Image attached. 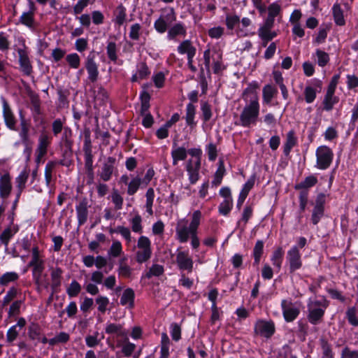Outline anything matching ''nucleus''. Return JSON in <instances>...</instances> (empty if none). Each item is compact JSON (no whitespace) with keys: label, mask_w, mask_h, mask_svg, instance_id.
Segmentation results:
<instances>
[{"label":"nucleus","mask_w":358,"mask_h":358,"mask_svg":"<svg viewBox=\"0 0 358 358\" xmlns=\"http://www.w3.org/2000/svg\"><path fill=\"white\" fill-rule=\"evenodd\" d=\"M281 308L284 319L287 322L294 321L299 315L300 310L291 300L283 299Z\"/></svg>","instance_id":"obj_11"},{"label":"nucleus","mask_w":358,"mask_h":358,"mask_svg":"<svg viewBox=\"0 0 358 358\" xmlns=\"http://www.w3.org/2000/svg\"><path fill=\"white\" fill-rule=\"evenodd\" d=\"M233 207V201L224 200L219 206V213L223 215H227Z\"/></svg>","instance_id":"obj_56"},{"label":"nucleus","mask_w":358,"mask_h":358,"mask_svg":"<svg viewBox=\"0 0 358 358\" xmlns=\"http://www.w3.org/2000/svg\"><path fill=\"white\" fill-rule=\"evenodd\" d=\"M315 55L317 59V63L319 66L324 67L329 63V56L326 52L320 49H317L315 51Z\"/></svg>","instance_id":"obj_43"},{"label":"nucleus","mask_w":358,"mask_h":358,"mask_svg":"<svg viewBox=\"0 0 358 358\" xmlns=\"http://www.w3.org/2000/svg\"><path fill=\"white\" fill-rule=\"evenodd\" d=\"M122 252V244L119 241H113L109 250L108 255L113 257H119Z\"/></svg>","instance_id":"obj_53"},{"label":"nucleus","mask_w":358,"mask_h":358,"mask_svg":"<svg viewBox=\"0 0 358 358\" xmlns=\"http://www.w3.org/2000/svg\"><path fill=\"white\" fill-rule=\"evenodd\" d=\"M1 101L3 104V115L5 124L10 129H15L17 122L13 113L7 101L3 97L1 98Z\"/></svg>","instance_id":"obj_16"},{"label":"nucleus","mask_w":358,"mask_h":358,"mask_svg":"<svg viewBox=\"0 0 358 358\" xmlns=\"http://www.w3.org/2000/svg\"><path fill=\"white\" fill-rule=\"evenodd\" d=\"M196 114V107L191 103L187 105L185 120L187 125L191 128H194L196 126L194 122V116Z\"/></svg>","instance_id":"obj_29"},{"label":"nucleus","mask_w":358,"mask_h":358,"mask_svg":"<svg viewBox=\"0 0 358 358\" xmlns=\"http://www.w3.org/2000/svg\"><path fill=\"white\" fill-rule=\"evenodd\" d=\"M328 306L326 299L310 300L307 305V318L309 322L314 325L321 323Z\"/></svg>","instance_id":"obj_3"},{"label":"nucleus","mask_w":358,"mask_h":358,"mask_svg":"<svg viewBox=\"0 0 358 358\" xmlns=\"http://www.w3.org/2000/svg\"><path fill=\"white\" fill-rule=\"evenodd\" d=\"M95 54L92 52L88 55L85 62V66L89 75L88 78L92 82L97 80L99 76L98 65L95 62Z\"/></svg>","instance_id":"obj_14"},{"label":"nucleus","mask_w":358,"mask_h":358,"mask_svg":"<svg viewBox=\"0 0 358 358\" xmlns=\"http://www.w3.org/2000/svg\"><path fill=\"white\" fill-rule=\"evenodd\" d=\"M225 171L224 162L220 159L218 163L217 169L214 175V179L212 181L213 185L217 187L221 184L222 178L225 174Z\"/></svg>","instance_id":"obj_30"},{"label":"nucleus","mask_w":358,"mask_h":358,"mask_svg":"<svg viewBox=\"0 0 358 358\" xmlns=\"http://www.w3.org/2000/svg\"><path fill=\"white\" fill-rule=\"evenodd\" d=\"M19 57V64L20 71L27 76H30L33 73V66L29 57L27 47L24 45V48L17 49Z\"/></svg>","instance_id":"obj_10"},{"label":"nucleus","mask_w":358,"mask_h":358,"mask_svg":"<svg viewBox=\"0 0 358 358\" xmlns=\"http://www.w3.org/2000/svg\"><path fill=\"white\" fill-rule=\"evenodd\" d=\"M22 303V301L21 300L14 301L9 308L8 315L10 317L18 315L20 313Z\"/></svg>","instance_id":"obj_62"},{"label":"nucleus","mask_w":358,"mask_h":358,"mask_svg":"<svg viewBox=\"0 0 358 358\" xmlns=\"http://www.w3.org/2000/svg\"><path fill=\"white\" fill-rule=\"evenodd\" d=\"M169 24L166 23L164 18H162V16H160L159 19H157L154 24V27L155 29L159 33H164L168 27Z\"/></svg>","instance_id":"obj_63"},{"label":"nucleus","mask_w":358,"mask_h":358,"mask_svg":"<svg viewBox=\"0 0 358 358\" xmlns=\"http://www.w3.org/2000/svg\"><path fill=\"white\" fill-rule=\"evenodd\" d=\"M142 218L141 215L136 214L134 217H132L130 220V223L131 225V229L134 232L141 234L143 231V227L141 224Z\"/></svg>","instance_id":"obj_45"},{"label":"nucleus","mask_w":358,"mask_h":358,"mask_svg":"<svg viewBox=\"0 0 358 358\" xmlns=\"http://www.w3.org/2000/svg\"><path fill=\"white\" fill-rule=\"evenodd\" d=\"M325 202L326 194L324 193L318 194L315 199L311 216V220L313 224H317L324 215Z\"/></svg>","instance_id":"obj_12"},{"label":"nucleus","mask_w":358,"mask_h":358,"mask_svg":"<svg viewBox=\"0 0 358 358\" xmlns=\"http://www.w3.org/2000/svg\"><path fill=\"white\" fill-rule=\"evenodd\" d=\"M137 247L138 250L136 252V262L140 264L147 262L152 255L150 239L144 236H140L138 240Z\"/></svg>","instance_id":"obj_5"},{"label":"nucleus","mask_w":358,"mask_h":358,"mask_svg":"<svg viewBox=\"0 0 358 358\" xmlns=\"http://www.w3.org/2000/svg\"><path fill=\"white\" fill-rule=\"evenodd\" d=\"M164 272V266L159 264H153L145 274L147 278H151L152 276H159Z\"/></svg>","instance_id":"obj_49"},{"label":"nucleus","mask_w":358,"mask_h":358,"mask_svg":"<svg viewBox=\"0 0 358 358\" xmlns=\"http://www.w3.org/2000/svg\"><path fill=\"white\" fill-rule=\"evenodd\" d=\"M283 254H284V252H283L282 248L279 247L276 250H274V252L272 255V257H271V261H272L273 264L278 270H280L281 268Z\"/></svg>","instance_id":"obj_39"},{"label":"nucleus","mask_w":358,"mask_h":358,"mask_svg":"<svg viewBox=\"0 0 358 358\" xmlns=\"http://www.w3.org/2000/svg\"><path fill=\"white\" fill-rule=\"evenodd\" d=\"M27 266L32 269H45V261L38 246H35L32 248L31 259L29 262Z\"/></svg>","instance_id":"obj_17"},{"label":"nucleus","mask_w":358,"mask_h":358,"mask_svg":"<svg viewBox=\"0 0 358 358\" xmlns=\"http://www.w3.org/2000/svg\"><path fill=\"white\" fill-rule=\"evenodd\" d=\"M50 142L51 137L48 134L45 132L41 134L36 148V151L40 152L41 156H45L47 154L48 148L50 145Z\"/></svg>","instance_id":"obj_22"},{"label":"nucleus","mask_w":358,"mask_h":358,"mask_svg":"<svg viewBox=\"0 0 358 358\" xmlns=\"http://www.w3.org/2000/svg\"><path fill=\"white\" fill-rule=\"evenodd\" d=\"M63 270L59 267L52 268L50 269V287L52 294L57 292L62 285Z\"/></svg>","instance_id":"obj_18"},{"label":"nucleus","mask_w":358,"mask_h":358,"mask_svg":"<svg viewBox=\"0 0 358 358\" xmlns=\"http://www.w3.org/2000/svg\"><path fill=\"white\" fill-rule=\"evenodd\" d=\"M341 358H358V351L351 350L348 347H345L341 352Z\"/></svg>","instance_id":"obj_64"},{"label":"nucleus","mask_w":358,"mask_h":358,"mask_svg":"<svg viewBox=\"0 0 358 358\" xmlns=\"http://www.w3.org/2000/svg\"><path fill=\"white\" fill-rule=\"evenodd\" d=\"M201 213L200 210H196L192 214V221L188 226V220L186 219L179 220L176 227V238L180 243H186L190 236L192 234V227L196 224V231L200 224Z\"/></svg>","instance_id":"obj_2"},{"label":"nucleus","mask_w":358,"mask_h":358,"mask_svg":"<svg viewBox=\"0 0 358 358\" xmlns=\"http://www.w3.org/2000/svg\"><path fill=\"white\" fill-rule=\"evenodd\" d=\"M178 52L181 55L186 54L188 59L195 56L196 50L189 40H185L178 45Z\"/></svg>","instance_id":"obj_21"},{"label":"nucleus","mask_w":358,"mask_h":358,"mask_svg":"<svg viewBox=\"0 0 358 358\" xmlns=\"http://www.w3.org/2000/svg\"><path fill=\"white\" fill-rule=\"evenodd\" d=\"M202 118L205 122H207L212 117L213 113L211 111V106L207 102H203L201 104Z\"/></svg>","instance_id":"obj_57"},{"label":"nucleus","mask_w":358,"mask_h":358,"mask_svg":"<svg viewBox=\"0 0 358 358\" xmlns=\"http://www.w3.org/2000/svg\"><path fill=\"white\" fill-rule=\"evenodd\" d=\"M179 35L183 36L186 35V29L180 22L176 24L169 29L167 36L169 39L173 40Z\"/></svg>","instance_id":"obj_25"},{"label":"nucleus","mask_w":358,"mask_h":358,"mask_svg":"<svg viewBox=\"0 0 358 358\" xmlns=\"http://www.w3.org/2000/svg\"><path fill=\"white\" fill-rule=\"evenodd\" d=\"M150 96L148 93L144 92L141 96V115H144L146 113H150L148 112V109L150 108Z\"/></svg>","instance_id":"obj_55"},{"label":"nucleus","mask_w":358,"mask_h":358,"mask_svg":"<svg viewBox=\"0 0 358 358\" xmlns=\"http://www.w3.org/2000/svg\"><path fill=\"white\" fill-rule=\"evenodd\" d=\"M255 334L270 338L275 332V325L272 321L259 320L255 325Z\"/></svg>","instance_id":"obj_13"},{"label":"nucleus","mask_w":358,"mask_h":358,"mask_svg":"<svg viewBox=\"0 0 358 358\" xmlns=\"http://www.w3.org/2000/svg\"><path fill=\"white\" fill-rule=\"evenodd\" d=\"M19 278V275L15 272H7L0 277V285H7L8 283L15 282Z\"/></svg>","instance_id":"obj_41"},{"label":"nucleus","mask_w":358,"mask_h":358,"mask_svg":"<svg viewBox=\"0 0 358 358\" xmlns=\"http://www.w3.org/2000/svg\"><path fill=\"white\" fill-rule=\"evenodd\" d=\"M187 150L183 147H178L171 151V156L173 158V164L174 166L178 164V161L185 160L187 157Z\"/></svg>","instance_id":"obj_27"},{"label":"nucleus","mask_w":358,"mask_h":358,"mask_svg":"<svg viewBox=\"0 0 358 358\" xmlns=\"http://www.w3.org/2000/svg\"><path fill=\"white\" fill-rule=\"evenodd\" d=\"M117 171L116 158L114 157H108L102 163L97 175L101 180L108 182Z\"/></svg>","instance_id":"obj_4"},{"label":"nucleus","mask_w":358,"mask_h":358,"mask_svg":"<svg viewBox=\"0 0 358 358\" xmlns=\"http://www.w3.org/2000/svg\"><path fill=\"white\" fill-rule=\"evenodd\" d=\"M105 331L108 334H115L118 336H124L125 334L122 325L120 324L108 323Z\"/></svg>","instance_id":"obj_37"},{"label":"nucleus","mask_w":358,"mask_h":358,"mask_svg":"<svg viewBox=\"0 0 358 358\" xmlns=\"http://www.w3.org/2000/svg\"><path fill=\"white\" fill-rule=\"evenodd\" d=\"M17 288L15 287H10L3 299V306H5L13 301L17 296Z\"/></svg>","instance_id":"obj_61"},{"label":"nucleus","mask_w":358,"mask_h":358,"mask_svg":"<svg viewBox=\"0 0 358 358\" xmlns=\"http://www.w3.org/2000/svg\"><path fill=\"white\" fill-rule=\"evenodd\" d=\"M141 178L138 176H136L131 179L128 183L127 194L130 196L134 195L138 189L141 184Z\"/></svg>","instance_id":"obj_42"},{"label":"nucleus","mask_w":358,"mask_h":358,"mask_svg":"<svg viewBox=\"0 0 358 358\" xmlns=\"http://www.w3.org/2000/svg\"><path fill=\"white\" fill-rule=\"evenodd\" d=\"M106 50L108 58L113 62H116L117 59L116 44L114 42H109Z\"/></svg>","instance_id":"obj_58"},{"label":"nucleus","mask_w":358,"mask_h":358,"mask_svg":"<svg viewBox=\"0 0 358 358\" xmlns=\"http://www.w3.org/2000/svg\"><path fill=\"white\" fill-rule=\"evenodd\" d=\"M332 13L335 23L338 26L344 25L345 21L344 19L343 10L339 3H335L333 6Z\"/></svg>","instance_id":"obj_26"},{"label":"nucleus","mask_w":358,"mask_h":358,"mask_svg":"<svg viewBox=\"0 0 358 358\" xmlns=\"http://www.w3.org/2000/svg\"><path fill=\"white\" fill-rule=\"evenodd\" d=\"M134 291L131 288H127L122 293L120 304L122 306L128 305L129 308H132L134 306Z\"/></svg>","instance_id":"obj_23"},{"label":"nucleus","mask_w":358,"mask_h":358,"mask_svg":"<svg viewBox=\"0 0 358 358\" xmlns=\"http://www.w3.org/2000/svg\"><path fill=\"white\" fill-rule=\"evenodd\" d=\"M29 176V173L27 171H23L20 173V174L16 178L17 187L19 189V192L17 194L16 200L15 201V204L18 201L19 197L25 187V183L27 180Z\"/></svg>","instance_id":"obj_32"},{"label":"nucleus","mask_w":358,"mask_h":358,"mask_svg":"<svg viewBox=\"0 0 358 358\" xmlns=\"http://www.w3.org/2000/svg\"><path fill=\"white\" fill-rule=\"evenodd\" d=\"M12 185L9 174H4L0 178V197L7 198L11 192Z\"/></svg>","instance_id":"obj_20"},{"label":"nucleus","mask_w":358,"mask_h":358,"mask_svg":"<svg viewBox=\"0 0 358 358\" xmlns=\"http://www.w3.org/2000/svg\"><path fill=\"white\" fill-rule=\"evenodd\" d=\"M338 102V97L336 96L334 94L326 93L322 101L323 108L327 111H330Z\"/></svg>","instance_id":"obj_33"},{"label":"nucleus","mask_w":358,"mask_h":358,"mask_svg":"<svg viewBox=\"0 0 358 358\" xmlns=\"http://www.w3.org/2000/svg\"><path fill=\"white\" fill-rule=\"evenodd\" d=\"M176 263L178 269L183 272L186 271L188 273L193 271L194 262L187 251L177 250L176 255Z\"/></svg>","instance_id":"obj_8"},{"label":"nucleus","mask_w":358,"mask_h":358,"mask_svg":"<svg viewBox=\"0 0 358 358\" xmlns=\"http://www.w3.org/2000/svg\"><path fill=\"white\" fill-rule=\"evenodd\" d=\"M29 10L22 13L19 22L29 28L32 31H35L38 27V23L35 20V12L36 10L34 2L32 0H28Z\"/></svg>","instance_id":"obj_7"},{"label":"nucleus","mask_w":358,"mask_h":358,"mask_svg":"<svg viewBox=\"0 0 358 358\" xmlns=\"http://www.w3.org/2000/svg\"><path fill=\"white\" fill-rule=\"evenodd\" d=\"M66 60L69 66L73 69H78L80 64V58L77 53H71L66 57Z\"/></svg>","instance_id":"obj_51"},{"label":"nucleus","mask_w":358,"mask_h":358,"mask_svg":"<svg viewBox=\"0 0 358 358\" xmlns=\"http://www.w3.org/2000/svg\"><path fill=\"white\" fill-rule=\"evenodd\" d=\"M80 291L81 286L76 280H73L66 289V292L70 297L78 296Z\"/></svg>","instance_id":"obj_54"},{"label":"nucleus","mask_w":358,"mask_h":358,"mask_svg":"<svg viewBox=\"0 0 358 358\" xmlns=\"http://www.w3.org/2000/svg\"><path fill=\"white\" fill-rule=\"evenodd\" d=\"M289 273H293L302 267L301 255L297 246L292 247L287 252Z\"/></svg>","instance_id":"obj_9"},{"label":"nucleus","mask_w":358,"mask_h":358,"mask_svg":"<svg viewBox=\"0 0 358 358\" xmlns=\"http://www.w3.org/2000/svg\"><path fill=\"white\" fill-rule=\"evenodd\" d=\"M264 251V242L262 241H257L253 249V257L255 259L254 264L258 265L260 262L261 257Z\"/></svg>","instance_id":"obj_38"},{"label":"nucleus","mask_w":358,"mask_h":358,"mask_svg":"<svg viewBox=\"0 0 358 358\" xmlns=\"http://www.w3.org/2000/svg\"><path fill=\"white\" fill-rule=\"evenodd\" d=\"M317 182V178L315 176L311 175L306 177L302 182L296 184L294 186V189L300 190V192L308 191V188L313 187Z\"/></svg>","instance_id":"obj_24"},{"label":"nucleus","mask_w":358,"mask_h":358,"mask_svg":"<svg viewBox=\"0 0 358 358\" xmlns=\"http://www.w3.org/2000/svg\"><path fill=\"white\" fill-rule=\"evenodd\" d=\"M85 168L88 178L87 184L90 185L94 182V178L93 158L85 159Z\"/></svg>","instance_id":"obj_40"},{"label":"nucleus","mask_w":358,"mask_h":358,"mask_svg":"<svg viewBox=\"0 0 358 358\" xmlns=\"http://www.w3.org/2000/svg\"><path fill=\"white\" fill-rule=\"evenodd\" d=\"M114 15L115 17V22L119 26L124 24L126 20V8L122 4H120L114 11Z\"/></svg>","instance_id":"obj_34"},{"label":"nucleus","mask_w":358,"mask_h":358,"mask_svg":"<svg viewBox=\"0 0 358 358\" xmlns=\"http://www.w3.org/2000/svg\"><path fill=\"white\" fill-rule=\"evenodd\" d=\"M277 93V90L271 85H265L262 91L263 101L266 104H269Z\"/></svg>","instance_id":"obj_28"},{"label":"nucleus","mask_w":358,"mask_h":358,"mask_svg":"<svg viewBox=\"0 0 358 358\" xmlns=\"http://www.w3.org/2000/svg\"><path fill=\"white\" fill-rule=\"evenodd\" d=\"M322 358H334L331 345L324 339L321 340Z\"/></svg>","instance_id":"obj_52"},{"label":"nucleus","mask_w":358,"mask_h":358,"mask_svg":"<svg viewBox=\"0 0 358 358\" xmlns=\"http://www.w3.org/2000/svg\"><path fill=\"white\" fill-rule=\"evenodd\" d=\"M201 168L200 159H189L186 164V170L191 184L196 183L199 179V170Z\"/></svg>","instance_id":"obj_15"},{"label":"nucleus","mask_w":358,"mask_h":358,"mask_svg":"<svg viewBox=\"0 0 358 358\" xmlns=\"http://www.w3.org/2000/svg\"><path fill=\"white\" fill-rule=\"evenodd\" d=\"M349 103L353 106L351 110L350 124L355 126L358 122V99L355 101L354 99H351L349 100Z\"/></svg>","instance_id":"obj_46"},{"label":"nucleus","mask_w":358,"mask_h":358,"mask_svg":"<svg viewBox=\"0 0 358 358\" xmlns=\"http://www.w3.org/2000/svg\"><path fill=\"white\" fill-rule=\"evenodd\" d=\"M76 213L78 225L81 226L84 224L87 220L88 210H87V201L86 199L82 200L79 204L76 206Z\"/></svg>","instance_id":"obj_19"},{"label":"nucleus","mask_w":358,"mask_h":358,"mask_svg":"<svg viewBox=\"0 0 358 358\" xmlns=\"http://www.w3.org/2000/svg\"><path fill=\"white\" fill-rule=\"evenodd\" d=\"M296 143V138L294 136V131H289L287 134L286 142L284 145V153L286 155H288L292 150V148Z\"/></svg>","instance_id":"obj_35"},{"label":"nucleus","mask_w":358,"mask_h":358,"mask_svg":"<svg viewBox=\"0 0 358 358\" xmlns=\"http://www.w3.org/2000/svg\"><path fill=\"white\" fill-rule=\"evenodd\" d=\"M83 152H84L85 159L93 158L92 145V141H91V138H90V131H87L85 133Z\"/></svg>","instance_id":"obj_31"},{"label":"nucleus","mask_w":358,"mask_h":358,"mask_svg":"<svg viewBox=\"0 0 358 358\" xmlns=\"http://www.w3.org/2000/svg\"><path fill=\"white\" fill-rule=\"evenodd\" d=\"M171 336L175 341H178L181 338V327L177 323H172L170 327Z\"/></svg>","instance_id":"obj_60"},{"label":"nucleus","mask_w":358,"mask_h":358,"mask_svg":"<svg viewBox=\"0 0 358 358\" xmlns=\"http://www.w3.org/2000/svg\"><path fill=\"white\" fill-rule=\"evenodd\" d=\"M304 96L306 103H310L316 98V90L310 86H307L304 90Z\"/></svg>","instance_id":"obj_59"},{"label":"nucleus","mask_w":358,"mask_h":358,"mask_svg":"<svg viewBox=\"0 0 358 358\" xmlns=\"http://www.w3.org/2000/svg\"><path fill=\"white\" fill-rule=\"evenodd\" d=\"M317 167L320 169H327L332 162L334 153L328 146L321 145L316 150Z\"/></svg>","instance_id":"obj_6"},{"label":"nucleus","mask_w":358,"mask_h":358,"mask_svg":"<svg viewBox=\"0 0 358 358\" xmlns=\"http://www.w3.org/2000/svg\"><path fill=\"white\" fill-rule=\"evenodd\" d=\"M257 87V83L250 84L242 94L246 103L241 113L239 120L240 124L244 127L255 125L257 121L259 114V97L256 92Z\"/></svg>","instance_id":"obj_1"},{"label":"nucleus","mask_w":358,"mask_h":358,"mask_svg":"<svg viewBox=\"0 0 358 358\" xmlns=\"http://www.w3.org/2000/svg\"><path fill=\"white\" fill-rule=\"evenodd\" d=\"M145 196H146L145 207H146V209H147V212L150 215H152L153 214V211H152V204H153V201H154V197H155L154 189L152 188H149L147 190V192H146Z\"/></svg>","instance_id":"obj_47"},{"label":"nucleus","mask_w":358,"mask_h":358,"mask_svg":"<svg viewBox=\"0 0 358 358\" xmlns=\"http://www.w3.org/2000/svg\"><path fill=\"white\" fill-rule=\"evenodd\" d=\"M126 258H123L118 263V275L124 278H129L131 275L132 269L125 262Z\"/></svg>","instance_id":"obj_36"},{"label":"nucleus","mask_w":358,"mask_h":358,"mask_svg":"<svg viewBox=\"0 0 358 358\" xmlns=\"http://www.w3.org/2000/svg\"><path fill=\"white\" fill-rule=\"evenodd\" d=\"M108 99V93L105 89L99 87L98 90L94 92V100L96 103H99V104H103Z\"/></svg>","instance_id":"obj_48"},{"label":"nucleus","mask_w":358,"mask_h":358,"mask_svg":"<svg viewBox=\"0 0 358 358\" xmlns=\"http://www.w3.org/2000/svg\"><path fill=\"white\" fill-rule=\"evenodd\" d=\"M110 197L112 202L115 205V208L116 210H121L122 208L124 199L118 190L113 189Z\"/></svg>","instance_id":"obj_44"},{"label":"nucleus","mask_w":358,"mask_h":358,"mask_svg":"<svg viewBox=\"0 0 358 358\" xmlns=\"http://www.w3.org/2000/svg\"><path fill=\"white\" fill-rule=\"evenodd\" d=\"M57 164V162H49L45 168V182L47 185H49L51 180H52V173L53 170L55 169L56 165Z\"/></svg>","instance_id":"obj_50"}]
</instances>
